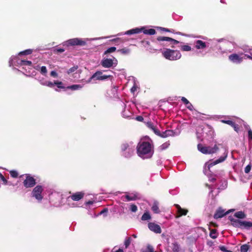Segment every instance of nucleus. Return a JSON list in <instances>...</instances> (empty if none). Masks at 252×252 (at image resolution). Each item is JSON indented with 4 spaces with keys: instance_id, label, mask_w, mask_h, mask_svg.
<instances>
[{
    "instance_id": "obj_62",
    "label": "nucleus",
    "mask_w": 252,
    "mask_h": 252,
    "mask_svg": "<svg viewBox=\"0 0 252 252\" xmlns=\"http://www.w3.org/2000/svg\"><path fill=\"white\" fill-rule=\"evenodd\" d=\"M48 81L42 82H41V84L43 86H47Z\"/></svg>"
},
{
    "instance_id": "obj_42",
    "label": "nucleus",
    "mask_w": 252,
    "mask_h": 252,
    "mask_svg": "<svg viewBox=\"0 0 252 252\" xmlns=\"http://www.w3.org/2000/svg\"><path fill=\"white\" fill-rule=\"evenodd\" d=\"M157 28L162 31H164V32H173V30H170V29H169L167 28L160 27H157Z\"/></svg>"
},
{
    "instance_id": "obj_3",
    "label": "nucleus",
    "mask_w": 252,
    "mask_h": 252,
    "mask_svg": "<svg viewBox=\"0 0 252 252\" xmlns=\"http://www.w3.org/2000/svg\"><path fill=\"white\" fill-rule=\"evenodd\" d=\"M162 55L166 59L171 61L179 60L182 56L179 51L170 49H166L162 52Z\"/></svg>"
},
{
    "instance_id": "obj_43",
    "label": "nucleus",
    "mask_w": 252,
    "mask_h": 252,
    "mask_svg": "<svg viewBox=\"0 0 252 252\" xmlns=\"http://www.w3.org/2000/svg\"><path fill=\"white\" fill-rule=\"evenodd\" d=\"M169 143H168V142H165L164 143H163V144H162L160 146V149L161 150H165V149H166L169 145Z\"/></svg>"
},
{
    "instance_id": "obj_53",
    "label": "nucleus",
    "mask_w": 252,
    "mask_h": 252,
    "mask_svg": "<svg viewBox=\"0 0 252 252\" xmlns=\"http://www.w3.org/2000/svg\"><path fill=\"white\" fill-rule=\"evenodd\" d=\"M248 138L249 141L252 140V130L251 129L248 130Z\"/></svg>"
},
{
    "instance_id": "obj_31",
    "label": "nucleus",
    "mask_w": 252,
    "mask_h": 252,
    "mask_svg": "<svg viewBox=\"0 0 252 252\" xmlns=\"http://www.w3.org/2000/svg\"><path fill=\"white\" fill-rule=\"evenodd\" d=\"M32 53V49H27L25 51L20 52L19 53V55H30Z\"/></svg>"
},
{
    "instance_id": "obj_23",
    "label": "nucleus",
    "mask_w": 252,
    "mask_h": 252,
    "mask_svg": "<svg viewBox=\"0 0 252 252\" xmlns=\"http://www.w3.org/2000/svg\"><path fill=\"white\" fill-rule=\"evenodd\" d=\"M152 210L156 214H159L160 212L158 206V203L157 202H155L154 203L152 207Z\"/></svg>"
},
{
    "instance_id": "obj_20",
    "label": "nucleus",
    "mask_w": 252,
    "mask_h": 252,
    "mask_svg": "<svg viewBox=\"0 0 252 252\" xmlns=\"http://www.w3.org/2000/svg\"><path fill=\"white\" fill-rule=\"evenodd\" d=\"M141 44L143 47L147 48L148 50H149L150 52H152V50H155L152 48L150 47V42L149 41L142 40L141 41Z\"/></svg>"
},
{
    "instance_id": "obj_10",
    "label": "nucleus",
    "mask_w": 252,
    "mask_h": 252,
    "mask_svg": "<svg viewBox=\"0 0 252 252\" xmlns=\"http://www.w3.org/2000/svg\"><path fill=\"white\" fill-rule=\"evenodd\" d=\"M148 228L149 229L155 233H160L161 232V229L160 226L154 222H149L148 223Z\"/></svg>"
},
{
    "instance_id": "obj_28",
    "label": "nucleus",
    "mask_w": 252,
    "mask_h": 252,
    "mask_svg": "<svg viewBox=\"0 0 252 252\" xmlns=\"http://www.w3.org/2000/svg\"><path fill=\"white\" fill-rule=\"evenodd\" d=\"M204 114H202L196 110H195V115L196 116V118L197 120H204L206 118L204 117L201 116V115H204Z\"/></svg>"
},
{
    "instance_id": "obj_2",
    "label": "nucleus",
    "mask_w": 252,
    "mask_h": 252,
    "mask_svg": "<svg viewBox=\"0 0 252 252\" xmlns=\"http://www.w3.org/2000/svg\"><path fill=\"white\" fill-rule=\"evenodd\" d=\"M229 220L231 221V224L235 227L246 229H249L251 227H252V222L242 221L238 219H234L231 216L229 217Z\"/></svg>"
},
{
    "instance_id": "obj_27",
    "label": "nucleus",
    "mask_w": 252,
    "mask_h": 252,
    "mask_svg": "<svg viewBox=\"0 0 252 252\" xmlns=\"http://www.w3.org/2000/svg\"><path fill=\"white\" fill-rule=\"evenodd\" d=\"M83 87V85L77 84L68 86L66 88L72 90H76L82 88Z\"/></svg>"
},
{
    "instance_id": "obj_1",
    "label": "nucleus",
    "mask_w": 252,
    "mask_h": 252,
    "mask_svg": "<svg viewBox=\"0 0 252 252\" xmlns=\"http://www.w3.org/2000/svg\"><path fill=\"white\" fill-rule=\"evenodd\" d=\"M153 146L149 142H139L137 146V152L139 156L144 158L145 155L151 156L154 151Z\"/></svg>"
},
{
    "instance_id": "obj_64",
    "label": "nucleus",
    "mask_w": 252,
    "mask_h": 252,
    "mask_svg": "<svg viewBox=\"0 0 252 252\" xmlns=\"http://www.w3.org/2000/svg\"><path fill=\"white\" fill-rule=\"evenodd\" d=\"M111 252H124L123 249L120 248L118 250H117L115 252L112 251Z\"/></svg>"
},
{
    "instance_id": "obj_48",
    "label": "nucleus",
    "mask_w": 252,
    "mask_h": 252,
    "mask_svg": "<svg viewBox=\"0 0 252 252\" xmlns=\"http://www.w3.org/2000/svg\"><path fill=\"white\" fill-rule=\"evenodd\" d=\"M0 179L2 181L3 184L6 185L7 184V180L4 178L3 175L0 173Z\"/></svg>"
},
{
    "instance_id": "obj_33",
    "label": "nucleus",
    "mask_w": 252,
    "mask_h": 252,
    "mask_svg": "<svg viewBox=\"0 0 252 252\" xmlns=\"http://www.w3.org/2000/svg\"><path fill=\"white\" fill-rule=\"evenodd\" d=\"M65 51V49L61 48H55L53 50V52L55 54L62 53Z\"/></svg>"
},
{
    "instance_id": "obj_52",
    "label": "nucleus",
    "mask_w": 252,
    "mask_h": 252,
    "mask_svg": "<svg viewBox=\"0 0 252 252\" xmlns=\"http://www.w3.org/2000/svg\"><path fill=\"white\" fill-rule=\"evenodd\" d=\"M181 100L182 102L186 105H188V104H189V101L185 97H182L181 98Z\"/></svg>"
},
{
    "instance_id": "obj_5",
    "label": "nucleus",
    "mask_w": 252,
    "mask_h": 252,
    "mask_svg": "<svg viewBox=\"0 0 252 252\" xmlns=\"http://www.w3.org/2000/svg\"><path fill=\"white\" fill-rule=\"evenodd\" d=\"M85 40L79 38H74L70 39L64 42L63 46L67 47L74 46H83L86 45Z\"/></svg>"
},
{
    "instance_id": "obj_22",
    "label": "nucleus",
    "mask_w": 252,
    "mask_h": 252,
    "mask_svg": "<svg viewBox=\"0 0 252 252\" xmlns=\"http://www.w3.org/2000/svg\"><path fill=\"white\" fill-rule=\"evenodd\" d=\"M198 150L204 154H207V146H204L201 144H199L197 145Z\"/></svg>"
},
{
    "instance_id": "obj_50",
    "label": "nucleus",
    "mask_w": 252,
    "mask_h": 252,
    "mask_svg": "<svg viewBox=\"0 0 252 252\" xmlns=\"http://www.w3.org/2000/svg\"><path fill=\"white\" fill-rule=\"evenodd\" d=\"M152 130L158 136L160 135V131L155 126L153 128V129H152Z\"/></svg>"
},
{
    "instance_id": "obj_8",
    "label": "nucleus",
    "mask_w": 252,
    "mask_h": 252,
    "mask_svg": "<svg viewBox=\"0 0 252 252\" xmlns=\"http://www.w3.org/2000/svg\"><path fill=\"white\" fill-rule=\"evenodd\" d=\"M118 63L117 60L113 57V59L104 58L101 62V65L106 68H110L115 64L116 66Z\"/></svg>"
},
{
    "instance_id": "obj_34",
    "label": "nucleus",
    "mask_w": 252,
    "mask_h": 252,
    "mask_svg": "<svg viewBox=\"0 0 252 252\" xmlns=\"http://www.w3.org/2000/svg\"><path fill=\"white\" fill-rule=\"evenodd\" d=\"M116 50L115 47H111L107 49L104 53V55H107V54L112 53Z\"/></svg>"
},
{
    "instance_id": "obj_12",
    "label": "nucleus",
    "mask_w": 252,
    "mask_h": 252,
    "mask_svg": "<svg viewBox=\"0 0 252 252\" xmlns=\"http://www.w3.org/2000/svg\"><path fill=\"white\" fill-rule=\"evenodd\" d=\"M220 122L222 123L227 124L230 126H231L234 129V130L238 132L240 130V127L238 124H235L234 122L231 120H221Z\"/></svg>"
},
{
    "instance_id": "obj_16",
    "label": "nucleus",
    "mask_w": 252,
    "mask_h": 252,
    "mask_svg": "<svg viewBox=\"0 0 252 252\" xmlns=\"http://www.w3.org/2000/svg\"><path fill=\"white\" fill-rule=\"evenodd\" d=\"M125 197L127 201L136 200L139 198L138 193H132L130 194H126L125 195Z\"/></svg>"
},
{
    "instance_id": "obj_59",
    "label": "nucleus",
    "mask_w": 252,
    "mask_h": 252,
    "mask_svg": "<svg viewBox=\"0 0 252 252\" xmlns=\"http://www.w3.org/2000/svg\"><path fill=\"white\" fill-rule=\"evenodd\" d=\"M220 249L222 251V252H225V250H226V248L224 246H220L219 247Z\"/></svg>"
},
{
    "instance_id": "obj_58",
    "label": "nucleus",
    "mask_w": 252,
    "mask_h": 252,
    "mask_svg": "<svg viewBox=\"0 0 252 252\" xmlns=\"http://www.w3.org/2000/svg\"><path fill=\"white\" fill-rule=\"evenodd\" d=\"M187 108L189 110H192L193 106L190 103H189V104H188V105L187 106Z\"/></svg>"
},
{
    "instance_id": "obj_54",
    "label": "nucleus",
    "mask_w": 252,
    "mask_h": 252,
    "mask_svg": "<svg viewBox=\"0 0 252 252\" xmlns=\"http://www.w3.org/2000/svg\"><path fill=\"white\" fill-rule=\"evenodd\" d=\"M50 75L53 77H57L58 73L55 71H52L50 73Z\"/></svg>"
},
{
    "instance_id": "obj_14",
    "label": "nucleus",
    "mask_w": 252,
    "mask_h": 252,
    "mask_svg": "<svg viewBox=\"0 0 252 252\" xmlns=\"http://www.w3.org/2000/svg\"><path fill=\"white\" fill-rule=\"evenodd\" d=\"M84 194V193L83 192H77L70 195L69 197L73 201H77L83 198Z\"/></svg>"
},
{
    "instance_id": "obj_26",
    "label": "nucleus",
    "mask_w": 252,
    "mask_h": 252,
    "mask_svg": "<svg viewBox=\"0 0 252 252\" xmlns=\"http://www.w3.org/2000/svg\"><path fill=\"white\" fill-rule=\"evenodd\" d=\"M151 216L148 212H146L144 213L141 217L142 220H151Z\"/></svg>"
},
{
    "instance_id": "obj_11",
    "label": "nucleus",
    "mask_w": 252,
    "mask_h": 252,
    "mask_svg": "<svg viewBox=\"0 0 252 252\" xmlns=\"http://www.w3.org/2000/svg\"><path fill=\"white\" fill-rule=\"evenodd\" d=\"M93 77H95V80H103L108 78H112L111 75H103L101 71H96L93 74Z\"/></svg>"
},
{
    "instance_id": "obj_37",
    "label": "nucleus",
    "mask_w": 252,
    "mask_h": 252,
    "mask_svg": "<svg viewBox=\"0 0 252 252\" xmlns=\"http://www.w3.org/2000/svg\"><path fill=\"white\" fill-rule=\"evenodd\" d=\"M54 84H55V85H57V86L58 88H60V89H64L65 88L63 86V83L61 81H55Z\"/></svg>"
},
{
    "instance_id": "obj_30",
    "label": "nucleus",
    "mask_w": 252,
    "mask_h": 252,
    "mask_svg": "<svg viewBox=\"0 0 252 252\" xmlns=\"http://www.w3.org/2000/svg\"><path fill=\"white\" fill-rule=\"evenodd\" d=\"M21 65H28L32 66V63L31 61L27 60H21L19 63Z\"/></svg>"
},
{
    "instance_id": "obj_51",
    "label": "nucleus",
    "mask_w": 252,
    "mask_h": 252,
    "mask_svg": "<svg viewBox=\"0 0 252 252\" xmlns=\"http://www.w3.org/2000/svg\"><path fill=\"white\" fill-rule=\"evenodd\" d=\"M146 252H154V248L152 246L150 245H148L147 247V250L145 251Z\"/></svg>"
},
{
    "instance_id": "obj_36",
    "label": "nucleus",
    "mask_w": 252,
    "mask_h": 252,
    "mask_svg": "<svg viewBox=\"0 0 252 252\" xmlns=\"http://www.w3.org/2000/svg\"><path fill=\"white\" fill-rule=\"evenodd\" d=\"M181 49L183 51H189L191 50V48L188 45H184L181 46Z\"/></svg>"
},
{
    "instance_id": "obj_24",
    "label": "nucleus",
    "mask_w": 252,
    "mask_h": 252,
    "mask_svg": "<svg viewBox=\"0 0 252 252\" xmlns=\"http://www.w3.org/2000/svg\"><path fill=\"white\" fill-rule=\"evenodd\" d=\"M227 157V155H225L224 157H220L219 159L214 161L212 163H211V165H215L216 164H217L219 163H220L221 162H223L225 160Z\"/></svg>"
},
{
    "instance_id": "obj_13",
    "label": "nucleus",
    "mask_w": 252,
    "mask_h": 252,
    "mask_svg": "<svg viewBox=\"0 0 252 252\" xmlns=\"http://www.w3.org/2000/svg\"><path fill=\"white\" fill-rule=\"evenodd\" d=\"M229 213L228 211L225 212V210L221 208H219L215 213L214 218L216 219L221 218Z\"/></svg>"
},
{
    "instance_id": "obj_63",
    "label": "nucleus",
    "mask_w": 252,
    "mask_h": 252,
    "mask_svg": "<svg viewBox=\"0 0 252 252\" xmlns=\"http://www.w3.org/2000/svg\"><path fill=\"white\" fill-rule=\"evenodd\" d=\"M94 203V202L92 201H89L86 203L87 205H92Z\"/></svg>"
},
{
    "instance_id": "obj_21",
    "label": "nucleus",
    "mask_w": 252,
    "mask_h": 252,
    "mask_svg": "<svg viewBox=\"0 0 252 252\" xmlns=\"http://www.w3.org/2000/svg\"><path fill=\"white\" fill-rule=\"evenodd\" d=\"M234 217L238 219H243L246 218V215L243 211H238L236 212L234 215Z\"/></svg>"
},
{
    "instance_id": "obj_45",
    "label": "nucleus",
    "mask_w": 252,
    "mask_h": 252,
    "mask_svg": "<svg viewBox=\"0 0 252 252\" xmlns=\"http://www.w3.org/2000/svg\"><path fill=\"white\" fill-rule=\"evenodd\" d=\"M131 242V238L128 237L127 239H126L125 241V246L126 248H127L130 245Z\"/></svg>"
},
{
    "instance_id": "obj_55",
    "label": "nucleus",
    "mask_w": 252,
    "mask_h": 252,
    "mask_svg": "<svg viewBox=\"0 0 252 252\" xmlns=\"http://www.w3.org/2000/svg\"><path fill=\"white\" fill-rule=\"evenodd\" d=\"M135 120H137V121L143 122L144 120V118L141 116H138L135 118Z\"/></svg>"
},
{
    "instance_id": "obj_19",
    "label": "nucleus",
    "mask_w": 252,
    "mask_h": 252,
    "mask_svg": "<svg viewBox=\"0 0 252 252\" xmlns=\"http://www.w3.org/2000/svg\"><path fill=\"white\" fill-rule=\"evenodd\" d=\"M207 154H212L216 153L219 150V147L217 145H215V146L213 147L207 146Z\"/></svg>"
},
{
    "instance_id": "obj_9",
    "label": "nucleus",
    "mask_w": 252,
    "mask_h": 252,
    "mask_svg": "<svg viewBox=\"0 0 252 252\" xmlns=\"http://www.w3.org/2000/svg\"><path fill=\"white\" fill-rule=\"evenodd\" d=\"M228 59L233 63L239 64L242 62L243 57H241L237 54H232L228 56Z\"/></svg>"
},
{
    "instance_id": "obj_56",
    "label": "nucleus",
    "mask_w": 252,
    "mask_h": 252,
    "mask_svg": "<svg viewBox=\"0 0 252 252\" xmlns=\"http://www.w3.org/2000/svg\"><path fill=\"white\" fill-rule=\"evenodd\" d=\"M108 209L105 208L104 209H103L99 213V215H102V214H103L104 213L106 214L107 212H108Z\"/></svg>"
},
{
    "instance_id": "obj_35",
    "label": "nucleus",
    "mask_w": 252,
    "mask_h": 252,
    "mask_svg": "<svg viewBox=\"0 0 252 252\" xmlns=\"http://www.w3.org/2000/svg\"><path fill=\"white\" fill-rule=\"evenodd\" d=\"M188 211L186 209H183L182 208H180L179 211H178V213L179 214V217L183 215H186Z\"/></svg>"
},
{
    "instance_id": "obj_25",
    "label": "nucleus",
    "mask_w": 252,
    "mask_h": 252,
    "mask_svg": "<svg viewBox=\"0 0 252 252\" xmlns=\"http://www.w3.org/2000/svg\"><path fill=\"white\" fill-rule=\"evenodd\" d=\"M180 247L177 242H174L172 244V251L173 252H179Z\"/></svg>"
},
{
    "instance_id": "obj_29",
    "label": "nucleus",
    "mask_w": 252,
    "mask_h": 252,
    "mask_svg": "<svg viewBox=\"0 0 252 252\" xmlns=\"http://www.w3.org/2000/svg\"><path fill=\"white\" fill-rule=\"evenodd\" d=\"M250 249V246L248 244H244L240 247V252H247Z\"/></svg>"
},
{
    "instance_id": "obj_38",
    "label": "nucleus",
    "mask_w": 252,
    "mask_h": 252,
    "mask_svg": "<svg viewBox=\"0 0 252 252\" xmlns=\"http://www.w3.org/2000/svg\"><path fill=\"white\" fill-rule=\"evenodd\" d=\"M9 173L10 174V176L14 178H17L18 176V173L16 170H10L9 171Z\"/></svg>"
},
{
    "instance_id": "obj_61",
    "label": "nucleus",
    "mask_w": 252,
    "mask_h": 252,
    "mask_svg": "<svg viewBox=\"0 0 252 252\" xmlns=\"http://www.w3.org/2000/svg\"><path fill=\"white\" fill-rule=\"evenodd\" d=\"M113 41H116L118 42H123V41H122V40L119 38H117L114 39H113Z\"/></svg>"
},
{
    "instance_id": "obj_44",
    "label": "nucleus",
    "mask_w": 252,
    "mask_h": 252,
    "mask_svg": "<svg viewBox=\"0 0 252 252\" xmlns=\"http://www.w3.org/2000/svg\"><path fill=\"white\" fill-rule=\"evenodd\" d=\"M130 210L132 212H136L137 211V207L135 204L130 205Z\"/></svg>"
},
{
    "instance_id": "obj_39",
    "label": "nucleus",
    "mask_w": 252,
    "mask_h": 252,
    "mask_svg": "<svg viewBox=\"0 0 252 252\" xmlns=\"http://www.w3.org/2000/svg\"><path fill=\"white\" fill-rule=\"evenodd\" d=\"M78 68V65L74 66L71 67L70 68H69L68 70L67 73V74H69L70 73H71L74 72V71H76Z\"/></svg>"
},
{
    "instance_id": "obj_60",
    "label": "nucleus",
    "mask_w": 252,
    "mask_h": 252,
    "mask_svg": "<svg viewBox=\"0 0 252 252\" xmlns=\"http://www.w3.org/2000/svg\"><path fill=\"white\" fill-rule=\"evenodd\" d=\"M95 78V77H93V75L88 80L86 81L87 83H90L92 79Z\"/></svg>"
},
{
    "instance_id": "obj_6",
    "label": "nucleus",
    "mask_w": 252,
    "mask_h": 252,
    "mask_svg": "<svg viewBox=\"0 0 252 252\" xmlns=\"http://www.w3.org/2000/svg\"><path fill=\"white\" fill-rule=\"evenodd\" d=\"M43 189L42 186L37 185L33 189L32 194V196L35 197L37 200L41 201L43 199V196L41 195Z\"/></svg>"
},
{
    "instance_id": "obj_15",
    "label": "nucleus",
    "mask_w": 252,
    "mask_h": 252,
    "mask_svg": "<svg viewBox=\"0 0 252 252\" xmlns=\"http://www.w3.org/2000/svg\"><path fill=\"white\" fill-rule=\"evenodd\" d=\"M157 40L158 41H172L174 44H178L179 43V41L174 39L172 38L169 37H165V36H158L157 38Z\"/></svg>"
},
{
    "instance_id": "obj_18",
    "label": "nucleus",
    "mask_w": 252,
    "mask_h": 252,
    "mask_svg": "<svg viewBox=\"0 0 252 252\" xmlns=\"http://www.w3.org/2000/svg\"><path fill=\"white\" fill-rule=\"evenodd\" d=\"M206 47V43L202 40H198L195 42V48L197 49H204Z\"/></svg>"
},
{
    "instance_id": "obj_40",
    "label": "nucleus",
    "mask_w": 252,
    "mask_h": 252,
    "mask_svg": "<svg viewBox=\"0 0 252 252\" xmlns=\"http://www.w3.org/2000/svg\"><path fill=\"white\" fill-rule=\"evenodd\" d=\"M118 51L120 52L123 54H127L130 52V50L126 48H124L119 50Z\"/></svg>"
},
{
    "instance_id": "obj_46",
    "label": "nucleus",
    "mask_w": 252,
    "mask_h": 252,
    "mask_svg": "<svg viewBox=\"0 0 252 252\" xmlns=\"http://www.w3.org/2000/svg\"><path fill=\"white\" fill-rule=\"evenodd\" d=\"M128 149V145L127 143L123 144L121 145V150L122 151H125Z\"/></svg>"
},
{
    "instance_id": "obj_41",
    "label": "nucleus",
    "mask_w": 252,
    "mask_h": 252,
    "mask_svg": "<svg viewBox=\"0 0 252 252\" xmlns=\"http://www.w3.org/2000/svg\"><path fill=\"white\" fill-rule=\"evenodd\" d=\"M40 72L42 74L46 75L47 73L46 67L45 66H42L41 67Z\"/></svg>"
},
{
    "instance_id": "obj_4",
    "label": "nucleus",
    "mask_w": 252,
    "mask_h": 252,
    "mask_svg": "<svg viewBox=\"0 0 252 252\" xmlns=\"http://www.w3.org/2000/svg\"><path fill=\"white\" fill-rule=\"evenodd\" d=\"M143 32L145 34L154 35L156 34V31L154 29H146L145 27L140 28H136L127 31L125 32V34L127 35H131L133 34Z\"/></svg>"
},
{
    "instance_id": "obj_17",
    "label": "nucleus",
    "mask_w": 252,
    "mask_h": 252,
    "mask_svg": "<svg viewBox=\"0 0 252 252\" xmlns=\"http://www.w3.org/2000/svg\"><path fill=\"white\" fill-rule=\"evenodd\" d=\"M174 131L172 130H166L165 131L162 132V133L160 132V135L158 136L162 138H166L168 136H171L174 135Z\"/></svg>"
},
{
    "instance_id": "obj_32",
    "label": "nucleus",
    "mask_w": 252,
    "mask_h": 252,
    "mask_svg": "<svg viewBox=\"0 0 252 252\" xmlns=\"http://www.w3.org/2000/svg\"><path fill=\"white\" fill-rule=\"evenodd\" d=\"M217 230L215 229H210V236L213 239H216L217 237L216 235Z\"/></svg>"
},
{
    "instance_id": "obj_47",
    "label": "nucleus",
    "mask_w": 252,
    "mask_h": 252,
    "mask_svg": "<svg viewBox=\"0 0 252 252\" xmlns=\"http://www.w3.org/2000/svg\"><path fill=\"white\" fill-rule=\"evenodd\" d=\"M251 168H252V165H251V164H248V165H247V166L245 168V170H244L245 172L246 173H247V174H248V173H249L250 172V171H251Z\"/></svg>"
},
{
    "instance_id": "obj_49",
    "label": "nucleus",
    "mask_w": 252,
    "mask_h": 252,
    "mask_svg": "<svg viewBox=\"0 0 252 252\" xmlns=\"http://www.w3.org/2000/svg\"><path fill=\"white\" fill-rule=\"evenodd\" d=\"M146 126L148 128H149L151 130H152V129H153V128L155 127V126L151 122H147L146 124Z\"/></svg>"
},
{
    "instance_id": "obj_7",
    "label": "nucleus",
    "mask_w": 252,
    "mask_h": 252,
    "mask_svg": "<svg viewBox=\"0 0 252 252\" xmlns=\"http://www.w3.org/2000/svg\"><path fill=\"white\" fill-rule=\"evenodd\" d=\"M26 179L23 182L24 186L26 188L33 187L36 184L35 179L29 174H25Z\"/></svg>"
},
{
    "instance_id": "obj_57",
    "label": "nucleus",
    "mask_w": 252,
    "mask_h": 252,
    "mask_svg": "<svg viewBox=\"0 0 252 252\" xmlns=\"http://www.w3.org/2000/svg\"><path fill=\"white\" fill-rule=\"evenodd\" d=\"M55 85L54 82L53 83L51 81H48L47 86L50 88H53Z\"/></svg>"
}]
</instances>
